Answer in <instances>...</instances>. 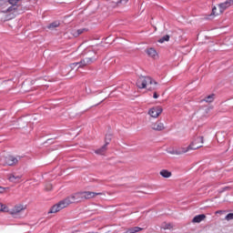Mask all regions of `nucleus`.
Here are the masks:
<instances>
[{
	"label": "nucleus",
	"mask_w": 233,
	"mask_h": 233,
	"mask_svg": "<svg viewBox=\"0 0 233 233\" xmlns=\"http://www.w3.org/2000/svg\"><path fill=\"white\" fill-rule=\"evenodd\" d=\"M193 147H203V137H198L193 142H191Z\"/></svg>",
	"instance_id": "ddd939ff"
},
{
	"label": "nucleus",
	"mask_w": 233,
	"mask_h": 233,
	"mask_svg": "<svg viewBox=\"0 0 233 233\" xmlns=\"http://www.w3.org/2000/svg\"><path fill=\"white\" fill-rule=\"evenodd\" d=\"M106 147L108 146L105 144L102 147L96 149L95 153H96L98 156H105V153L106 152Z\"/></svg>",
	"instance_id": "2eb2a0df"
},
{
	"label": "nucleus",
	"mask_w": 233,
	"mask_h": 233,
	"mask_svg": "<svg viewBox=\"0 0 233 233\" xmlns=\"http://www.w3.org/2000/svg\"><path fill=\"white\" fill-rule=\"evenodd\" d=\"M225 219H226L227 221H230V219H233V213H228V214L226 216Z\"/></svg>",
	"instance_id": "b1692460"
},
{
	"label": "nucleus",
	"mask_w": 233,
	"mask_h": 233,
	"mask_svg": "<svg viewBox=\"0 0 233 233\" xmlns=\"http://www.w3.org/2000/svg\"><path fill=\"white\" fill-rule=\"evenodd\" d=\"M19 163V158L12 156H8L5 157V165L12 167L14 165H17Z\"/></svg>",
	"instance_id": "1a4fd4ad"
},
{
	"label": "nucleus",
	"mask_w": 233,
	"mask_h": 233,
	"mask_svg": "<svg viewBox=\"0 0 233 233\" xmlns=\"http://www.w3.org/2000/svg\"><path fill=\"white\" fill-rule=\"evenodd\" d=\"M194 144H190L187 147H179L178 152H180V156L182 154H187L189 150H198V148H201V146L194 147Z\"/></svg>",
	"instance_id": "6e6552de"
},
{
	"label": "nucleus",
	"mask_w": 233,
	"mask_h": 233,
	"mask_svg": "<svg viewBox=\"0 0 233 233\" xmlns=\"http://www.w3.org/2000/svg\"><path fill=\"white\" fill-rule=\"evenodd\" d=\"M3 192H5V187H0V194H3Z\"/></svg>",
	"instance_id": "c756f323"
},
{
	"label": "nucleus",
	"mask_w": 233,
	"mask_h": 233,
	"mask_svg": "<svg viewBox=\"0 0 233 233\" xmlns=\"http://www.w3.org/2000/svg\"><path fill=\"white\" fill-rule=\"evenodd\" d=\"M215 97H216V95L212 94V95L208 96L204 99V101H206V103H212L214 101Z\"/></svg>",
	"instance_id": "6ab92c4d"
},
{
	"label": "nucleus",
	"mask_w": 233,
	"mask_h": 233,
	"mask_svg": "<svg viewBox=\"0 0 233 233\" xmlns=\"http://www.w3.org/2000/svg\"><path fill=\"white\" fill-rule=\"evenodd\" d=\"M160 176H162V177H172V172L167 170V169H163L160 171Z\"/></svg>",
	"instance_id": "a211bd4d"
},
{
	"label": "nucleus",
	"mask_w": 233,
	"mask_h": 233,
	"mask_svg": "<svg viewBox=\"0 0 233 233\" xmlns=\"http://www.w3.org/2000/svg\"><path fill=\"white\" fill-rule=\"evenodd\" d=\"M110 141H112V134L106 135V145H109Z\"/></svg>",
	"instance_id": "5701e85b"
},
{
	"label": "nucleus",
	"mask_w": 233,
	"mask_h": 233,
	"mask_svg": "<svg viewBox=\"0 0 233 233\" xmlns=\"http://www.w3.org/2000/svg\"><path fill=\"white\" fill-rule=\"evenodd\" d=\"M230 2H231V5H233V0H230Z\"/></svg>",
	"instance_id": "473e14b6"
},
{
	"label": "nucleus",
	"mask_w": 233,
	"mask_h": 233,
	"mask_svg": "<svg viewBox=\"0 0 233 233\" xmlns=\"http://www.w3.org/2000/svg\"><path fill=\"white\" fill-rule=\"evenodd\" d=\"M151 128L157 132H161L162 130H165V124L161 122V120H157V122L151 124Z\"/></svg>",
	"instance_id": "0eeeda50"
},
{
	"label": "nucleus",
	"mask_w": 233,
	"mask_h": 233,
	"mask_svg": "<svg viewBox=\"0 0 233 233\" xmlns=\"http://www.w3.org/2000/svg\"><path fill=\"white\" fill-rule=\"evenodd\" d=\"M5 0H0V6H3Z\"/></svg>",
	"instance_id": "7c9ffc66"
},
{
	"label": "nucleus",
	"mask_w": 233,
	"mask_h": 233,
	"mask_svg": "<svg viewBox=\"0 0 233 233\" xmlns=\"http://www.w3.org/2000/svg\"><path fill=\"white\" fill-rule=\"evenodd\" d=\"M23 210H25L23 205L15 206L13 209H11L10 214H12V216H16V214L23 212Z\"/></svg>",
	"instance_id": "9b49d317"
},
{
	"label": "nucleus",
	"mask_w": 233,
	"mask_h": 233,
	"mask_svg": "<svg viewBox=\"0 0 233 233\" xmlns=\"http://www.w3.org/2000/svg\"><path fill=\"white\" fill-rule=\"evenodd\" d=\"M162 113L163 108L161 106L151 107L148 110V116H150V117H154L155 119L159 117V116H161Z\"/></svg>",
	"instance_id": "39448f33"
},
{
	"label": "nucleus",
	"mask_w": 233,
	"mask_h": 233,
	"mask_svg": "<svg viewBox=\"0 0 233 233\" xmlns=\"http://www.w3.org/2000/svg\"><path fill=\"white\" fill-rule=\"evenodd\" d=\"M147 56H149V57H157V51H156V49L150 47L148 49H147Z\"/></svg>",
	"instance_id": "4468645a"
},
{
	"label": "nucleus",
	"mask_w": 233,
	"mask_h": 233,
	"mask_svg": "<svg viewBox=\"0 0 233 233\" xmlns=\"http://www.w3.org/2000/svg\"><path fill=\"white\" fill-rule=\"evenodd\" d=\"M141 230H143V228L134 227V228H130L127 229L126 232L127 233H137V232H141Z\"/></svg>",
	"instance_id": "f3484780"
},
{
	"label": "nucleus",
	"mask_w": 233,
	"mask_h": 233,
	"mask_svg": "<svg viewBox=\"0 0 233 233\" xmlns=\"http://www.w3.org/2000/svg\"><path fill=\"white\" fill-rule=\"evenodd\" d=\"M85 32H86V28L73 30L72 35H74V37H79V35H81V34H83Z\"/></svg>",
	"instance_id": "dca6fc26"
},
{
	"label": "nucleus",
	"mask_w": 233,
	"mask_h": 233,
	"mask_svg": "<svg viewBox=\"0 0 233 233\" xmlns=\"http://www.w3.org/2000/svg\"><path fill=\"white\" fill-rule=\"evenodd\" d=\"M19 1L21 0H7L6 3V9L3 10L4 14H9L10 19H14V17H15L17 15V14H19Z\"/></svg>",
	"instance_id": "7ed1b4c3"
},
{
	"label": "nucleus",
	"mask_w": 233,
	"mask_h": 233,
	"mask_svg": "<svg viewBox=\"0 0 233 233\" xmlns=\"http://www.w3.org/2000/svg\"><path fill=\"white\" fill-rule=\"evenodd\" d=\"M90 54L91 55L89 57H86L81 62L71 64V68H74L75 66H78V68H81V66H86L88 65H92V63H94V61H96V58L95 52H91Z\"/></svg>",
	"instance_id": "20e7f679"
},
{
	"label": "nucleus",
	"mask_w": 233,
	"mask_h": 233,
	"mask_svg": "<svg viewBox=\"0 0 233 233\" xmlns=\"http://www.w3.org/2000/svg\"><path fill=\"white\" fill-rule=\"evenodd\" d=\"M59 22L58 21H56V22H53V23H51L48 26H47V28H49V29H52V28H57V26H59Z\"/></svg>",
	"instance_id": "412c9836"
},
{
	"label": "nucleus",
	"mask_w": 233,
	"mask_h": 233,
	"mask_svg": "<svg viewBox=\"0 0 233 233\" xmlns=\"http://www.w3.org/2000/svg\"><path fill=\"white\" fill-rule=\"evenodd\" d=\"M217 10H218L217 7H213V8H212V14H213V15H219V13L216 12Z\"/></svg>",
	"instance_id": "a878e982"
},
{
	"label": "nucleus",
	"mask_w": 233,
	"mask_h": 233,
	"mask_svg": "<svg viewBox=\"0 0 233 233\" xmlns=\"http://www.w3.org/2000/svg\"><path fill=\"white\" fill-rule=\"evenodd\" d=\"M118 3H123L124 5H127V3H128V0H120Z\"/></svg>",
	"instance_id": "cd10ccee"
},
{
	"label": "nucleus",
	"mask_w": 233,
	"mask_h": 233,
	"mask_svg": "<svg viewBox=\"0 0 233 233\" xmlns=\"http://www.w3.org/2000/svg\"><path fill=\"white\" fill-rule=\"evenodd\" d=\"M0 211L2 212H6V207H5V205L0 203Z\"/></svg>",
	"instance_id": "393cba45"
},
{
	"label": "nucleus",
	"mask_w": 233,
	"mask_h": 233,
	"mask_svg": "<svg viewBox=\"0 0 233 233\" xmlns=\"http://www.w3.org/2000/svg\"><path fill=\"white\" fill-rule=\"evenodd\" d=\"M22 177H23V175H18L17 173H11L7 175V179L11 183H21Z\"/></svg>",
	"instance_id": "423d86ee"
},
{
	"label": "nucleus",
	"mask_w": 233,
	"mask_h": 233,
	"mask_svg": "<svg viewBox=\"0 0 233 233\" xmlns=\"http://www.w3.org/2000/svg\"><path fill=\"white\" fill-rule=\"evenodd\" d=\"M167 154H171L172 156H181V152L178 149L168 150Z\"/></svg>",
	"instance_id": "aec40b11"
},
{
	"label": "nucleus",
	"mask_w": 233,
	"mask_h": 233,
	"mask_svg": "<svg viewBox=\"0 0 233 233\" xmlns=\"http://www.w3.org/2000/svg\"><path fill=\"white\" fill-rule=\"evenodd\" d=\"M207 218L205 214L197 215L193 218L192 223H201V221H204V219Z\"/></svg>",
	"instance_id": "f8f14e48"
},
{
	"label": "nucleus",
	"mask_w": 233,
	"mask_h": 233,
	"mask_svg": "<svg viewBox=\"0 0 233 233\" xmlns=\"http://www.w3.org/2000/svg\"><path fill=\"white\" fill-rule=\"evenodd\" d=\"M165 41H170V35H166L158 40V43H165Z\"/></svg>",
	"instance_id": "4be33fe9"
},
{
	"label": "nucleus",
	"mask_w": 233,
	"mask_h": 233,
	"mask_svg": "<svg viewBox=\"0 0 233 233\" xmlns=\"http://www.w3.org/2000/svg\"><path fill=\"white\" fill-rule=\"evenodd\" d=\"M96 196H105V193L92 191L74 193L54 205L48 211V214H57V212H60V210H63V208H66L68 205H72V203H81V201H85V199H93V198Z\"/></svg>",
	"instance_id": "f257e3e1"
},
{
	"label": "nucleus",
	"mask_w": 233,
	"mask_h": 233,
	"mask_svg": "<svg viewBox=\"0 0 233 233\" xmlns=\"http://www.w3.org/2000/svg\"><path fill=\"white\" fill-rule=\"evenodd\" d=\"M216 214H223L222 210L216 211Z\"/></svg>",
	"instance_id": "2f4dec72"
},
{
	"label": "nucleus",
	"mask_w": 233,
	"mask_h": 233,
	"mask_svg": "<svg viewBox=\"0 0 233 233\" xmlns=\"http://www.w3.org/2000/svg\"><path fill=\"white\" fill-rule=\"evenodd\" d=\"M46 190H52V184H47L46 186Z\"/></svg>",
	"instance_id": "bb28decb"
},
{
	"label": "nucleus",
	"mask_w": 233,
	"mask_h": 233,
	"mask_svg": "<svg viewBox=\"0 0 233 233\" xmlns=\"http://www.w3.org/2000/svg\"><path fill=\"white\" fill-rule=\"evenodd\" d=\"M153 97H154V99H157V97H159V96H157V93H154Z\"/></svg>",
	"instance_id": "c85d7f7f"
},
{
	"label": "nucleus",
	"mask_w": 233,
	"mask_h": 233,
	"mask_svg": "<svg viewBox=\"0 0 233 233\" xmlns=\"http://www.w3.org/2000/svg\"><path fill=\"white\" fill-rule=\"evenodd\" d=\"M18 159H21V157H18Z\"/></svg>",
	"instance_id": "72a5a7b5"
},
{
	"label": "nucleus",
	"mask_w": 233,
	"mask_h": 233,
	"mask_svg": "<svg viewBox=\"0 0 233 233\" xmlns=\"http://www.w3.org/2000/svg\"><path fill=\"white\" fill-rule=\"evenodd\" d=\"M137 88H148V90H156L157 82L150 76H139L137 80Z\"/></svg>",
	"instance_id": "f03ea898"
},
{
	"label": "nucleus",
	"mask_w": 233,
	"mask_h": 233,
	"mask_svg": "<svg viewBox=\"0 0 233 233\" xmlns=\"http://www.w3.org/2000/svg\"><path fill=\"white\" fill-rule=\"evenodd\" d=\"M232 5L233 4L230 0H227L226 2L220 4L218 5L220 14H223L227 10V8H229V6H232Z\"/></svg>",
	"instance_id": "9d476101"
}]
</instances>
